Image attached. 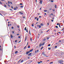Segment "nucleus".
<instances>
[{
	"mask_svg": "<svg viewBox=\"0 0 64 64\" xmlns=\"http://www.w3.org/2000/svg\"><path fill=\"white\" fill-rule=\"evenodd\" d=\"M38 62V64H40V62Z\"/></svg>",
	"mask_w": 64,
	"mask_h": 64,
	"instance_id": "42",
	"label": "nucleus"
},
{
	"mask_svg": "<svg viewBox=\"0 0 64 64\" xmlns=\"http://www.w3.org/2000/svg\"><path fill=\"white\" fill-rule=\"evenodd\" d=\"M20 4V5H23V4L22 3Z\"/></svg>",
	"mask_w": 64,
	"mask_h": 64,
	"instance_id": "36",
	"label": "nucleus"
},
{
	"mask_svg": "<svg viewBox=\"0 0 64 64\" xmlns=\"http://www.w3.org/2000/svg\"><path fill=\"white\" fill-rule=\"evenodd\" d=\"M27 28V27H25L24 28V30H25V31H26V28Z\"/></svg>",
	"mask_w": 64,
	"mask_h": 64,
	"instance_id": "14",
	"label": "nucleus"
},
{
	"mask_svg": "<svg viewBox=\"0 0 64 64\" xmlns=\"http://www.w3.org/2000/svg\"><path fill=\"white\" fill-rule=\"evenodd\" d=\"M4 6L5 7H6V8L7 7V6H6V5H4Z\"/></svg>",
	"mask_w": 64,
	"mask_h": 64,
	"instance_id": "23",
	"label": "nucleus"
},
{
	"mask_svg": "<svg viewBox=\"0 0 64 64\" xmlns=\"http://www.w3.org/2000/svg\"><path fill=\"white\" fill-rule=\"evenodd\" d=\"M8 4H10V2L9 1H8Z\"/></svg>",
	"mask_w": 64,
	"mask_h": 64,
	"instance_id": "20",
	"label": "nucleus"
},
{
	"mask_svg": "<svg viewBox=\"0 0 64 64\" xmlns=\"http://www.w3.org/2000/svg\"><path fill=\"white\" fill-rule=\"evenodd\" d=\"M41 25H40L39 26V28H41Z\"/></svg>",
	"mask_w": 64,
	"mask_h": 64,
	"instance_id": "22",
	"label": "nucleus"
},
{
	"mask_svg": "<svg viewBox=\"0 0 64 64\" xmlns=\"http://www.w3.org/2000/svg\"><path fill=\"white\" fill-rule=\"evenodd\" d=\"M51 2H53V1L52 0L51 1Z\"/></svg>",
	"mask_w": 64,
	"mask_h": 64,
	"instance_id": "50",
	"label": "nucleus"
},
{
	"mask_svg": "<svg viewBox=\"0 0 64 64\" xmlns=\"http://www.w3.org/2000/svg\"><path fill=\"white\" fill-rule=\"evenodd\" d=\"M17 9H18V7L16 6V7H14V10H17Z\"/></svg>",
	"mask_w": 64,
	"mask_h": 64,
	"instance_id": "2",
	"label": "nucleus"
},
{
	"mask_svg": "<svg viewBox=\"0 0 64 64\" xmlns=\"http://www.w3.org/2000/svg\"><path fill=\"white\" fill-rule=\"evenodd\" d=\"M43 46H42V47L41 48V50H42V49H43Z\"/></svg>",
	"mask_w": 64,
	"mask_h": 64,
	"instance_id": "34",
	"label": "nucleus"
},
{
	"mask_svg": "<svg viewBox=\"0 0 64 64\" xmlns=\"http://www.w3.org/2000/svg\"><path fill=\"white\" fill-rule=\"evenodd\" d=\"M44 15H46V13H44Z\"/></svg>",
	"mask_w": 64,
	"mask_h": 64,
	"instance_id": "62",
	"label": "nucleus"
},
{
	"mask_svg": "<svg viewBox=\"0 0 64 64\" xmlns=\"http://www.w3.org/2000/svg\"><path fill=\"white\" fill-rule=\"evenodd\" d=\"M59 27L60 28H61V26H60V24H59Z\"/></svg>",
	"mask_w": 64,
	"mask_h": 64,
	"instance_id": "30",
	"label": "nucleus"
},
{
	"mask_svg": "<svg viewBox=\"0 0 64 64\" xmlns=\"http://www.w3.org/2000/svg\"><path fill=\"white\" fill-rule=\"evenodd\" d=\"M47 25H49V24L48 23H47Z\"/></svg>",
	"mask_w": 64,
	"mask_h": 64,
	"instance_id": "59",
	"label": "nucleus"
},
{
	"mask_svg": "<svg viewBox=\"0 0 64 64\" xmlns=\"http://www.w3.org/2000/svg\"><path fill=\"white\" fill-rule=\"evenodd\" d=\"M27 38V36H26V38L25 39V41H26V39Z\"/></svg>",
	"mask_w": 64,
	"mask_h": 64,
	"instance_id": "17",
	"label": "nucleus"
},
{
	"mask_svg": "<svg viewBox=\"0 0 64 64\" xmlns=\"http://www.w3.org/2000/svg\"><path fill=\"white\" fill-rule=\"evenodd\" d=\"M39 18H41V16H39Z\"/></svg>",
	"mask_w": 64,
	"mask_h": 64,
	"instance_id": "46",
	"label": "nucleus"
},
{
	"mask_svg": "<svg viewBox=\"0 0 64 64\" xmlns=\"http://www.w3.org/2000/svg\"><path fill=\"white\" fill-rule=\"evenodd\" d=\"M37 18V17H36L35 18V19H36Z\"/></svg>",
	"mask_w": 64,
	"mask_h": 64,
	"instance_id": "43",
	"label": "nucleus"
},
{
	"mask_svg": "<svg viewBox=\"0 0 64 64\" xmlns=\"http://www.w3.org/2000/svg\"><path fill=\"white\" fill-rule=\"evenodd\" d=\"M17 27L18 28H19V26H18Z\"/></svg>",
	"mask_w": 64,
	"mask_h": 64,
	"instance_id": "39",
	"label": "nucleus"
},
{
	"mask_svg": "<svg viewBox=\"0 0 64 64\" xmlns=\"http://www.w3.org/2000/svg\"><path fill=\"white\" fill-rule=\"evenodd\" d=\"M30 48V46H28V48Z\"/></svg>",
	"mask_w": 64,
	"mask_h": 64,
	"instance_id": "24",
	"label": "nucleus"
},
{
	"mask_svg": "<svg viewBox=\"0 0 64 64\" xmlns=\"http://www.w3.org/2000/svg\"><path fill=\"white\" fill-rule=\"evenodd\" d=\"M55 27L56 28H58V26H56Z\"/></svg>",
	"mask_w": 64,
	"mask_h": 64,
	"instance_id": "27",
	"label": "nucleus"
},
{
	"mask_svg": "<svg viewBox=\"0 0 64 64\" xmlns=\"http://www.w3.org/2000/svg\"><path fill=\"white\" fill-rule=\"evenodd\" d=\"M42 45V44H41V43L39 45V47L41 46Z\"/></svg>",
	"mask_w": 64,
	"mask_h": 64,
	"instance_id": "9",
	"label": "nucleus"
},
{
	"mask_svg": "<svg viewBox=\"0 0 64 64\" xmlns=\"http://www.w3.org/2000/svg\"><path fill=\"white\" fill-rule=\"evenodd\" d=\"M10 11H13V10H12V9H10Z\"/></svg>",
	"mask_w": 64,
	"mask_h": 64,
	"instance_id": "40",
	"label": "nucleus"
},
{
	"mask_svg": "<svg viewBox=\"0 0 64 64\" xmlns=\"http://www.w3.org/2000/svg\"><path fill=\"white\" fill-rule=\"evenodd\" d=\"M32 37H31V38H30V41H32Z\"/></svg>",
	"mask_w": 64,
	"mask_h": 64,
	"instance_id": "25",
	"label": "nucleus"
},
{
	"mask_svg": "<svg viewBox=\"0 0 64 64\" xmlns=\"http://www.w3.org/2000/svg\"><path fill=\"white\" fill-rule=\"evenodd\" d=\"M42 54L43 56H46V54H45V52H42Z\"/></svg>",
	"mask_w": 64,
	"mask_h": 64,
	"instance_id": "3",
	"label": "nucleus"
},
{
	"mask_svg": "<svg viewBox=\"0 0 64 64\" xmlns=\"http://www.w3.org/2000/svg\"><path fill=\"white\" fill-rule=\"evenodd\" d=\"M63 60H59L58 61V63H60V64H61V63H63Z\"/></svg>",
	"mask_w": 64,
	"mask_h": 64,
	"instance_id": "1",
	"label": "nucleus"
},
{
	"mask_svg": "<svg viewBox=\"0 0 64 64\" xmlns=\"http://www.w3.org/2000/svg\"><path fill=\"white\" fill-rule=\"evenodd\" d=\"M18 53V51H16L15 52V54H17Z\"/></svg>",
	"mask_w": 64,
	"mask_h": 64,
	"instance_id": "11",
	"label": "nucleus"
},
{
	"mask_svg": "<svg viewBox=\"0 0 64 64\" xmlns=\"http://www.w3.org/2000/svg\"><path fill=\"white\" fill-rule=\"evenodd\" d=\"M56 6H57V5H55V6H54L55 8H57Z\"/></svg>",
	"mask_w": 64,
	"mask_h": 64,
	"instance_id": "15",
	"label": "nucleus"
},
{
	"mask_svg": "<svg viewBox=\"0 0 64 64\" xmlns=\"http://www.w3.org/2000/svg\"><path fill=\"white\" fill-rule=\"evenodd\" d=\"M42 0H41L40 1V4H42Z\"/></svg>",
	"mask_w": 64,
	"mask_h": 64,
	"instance_id": "5",
	"label": "nucleus"
},
{
	"mask_svg": "<svg viewBox=\"0 0 64 64\" xmlns=\"http://www.w3.org/2000/svg\"><path fill=\"white\" fill-rule=\"evenodd\" d=\"M17 36H19V34H17Z\"/></svg>",
	"mask_w": 64,
	"mask_h": 64,
	"instance_id": "37",
	"label": "nucleus"
},
{
	"mask_svg": "<svg viewBox=\"0 0 64 64\" xmlns=\"http://www.w3.org/2000/svg\"><path fill=\"white\" fill-rule=\"evenodd\" d=\"M23 62V60H22L21 61H20V62H21V63H22V62Z\"/></svg>",
	"mask_w": 64,
	"mask_h": 64,
	"instance_id": "18",
	"label": "nucleus"
},
{
	"mask_svg": "<svg viewBox=\"0 0 64 64\" xmlns=\"http://www.w3.org/2000/svg\"><path fill=\"white\" fill-rule=\"evenodd\" d=\"M18 38H21V36H18Z\"/></svg>",
	"mask_w": 64,
	"mask_h": 64,
	"instance_id": "57",
	"label": "nucleus"
},
{
	"mask_svg": "<svg viewBox=\"0 0 64 64\" xmlns=\"http://www.w3.org/2000/svg\"><path fill=\"white\" fill-rule=\"evenodd\" d=\"M59 42H61V40H59Z\"/></svg>",
	"mask_w": 64,
	"mask_h": 64,
	"instance_id": "55",
	"label": "nucleus"
},
{
	"mask_svg": "<svg viewBox=\"0 0 64 64\" xmlns=\"http://www.w3.org/2000/svg\"><path fill=\"white\" fill-rule=\"evenodd\" d=\"M8 6L9 7H10V5L9 4H8Z\"/></svg>",
	"mask_w": 64,
	"mask_h": 64,
	"instance_id": "51",
	"label": "nucleus"
},
{
	"mask_svg": "<svg viewBox=\"0 0 64 64\" xmlns=\"http://www.w3.org/2000/svg\"><path fill=\"white\" fill-rule=\"evenodd\" d=\"M64 28L62 30V31H64Z\"/></svg>",
	"mask_w": 64,
	"mask_h": 64,
	"instance_id": "32",
	"label": "nucleus"
},
{
	"mask_svg": "<svg viewBox=\"0 0 64 64\" xmlns=\"http://www.w3.org/2000/svg\"><path fill=\"white\" fill-rule=\"evenodd\" d=\"M51 21H52V22H53L54 20H52Z\"/></svg>",
	"mask_w": 64,
	"mask_h": 64,
	"instance_id": "60",
	"label": "nucleus"
},
{
	"mask_svg": "<svg viewBox=\"0 0 64 64\" xmlns=\"http://www.w3.org/2000/svg\"><path fill=\"white\" fill-rule=\"evenodd\" d=\"M13 36H12V34H10V37H11V38H13Z\"/></svg>",
	"mask_w": 64,
	"mask_h": 64,
	"instance_id": "8",
	"label": "nucleus"
},
{
	"mask_svg": "<svg viewBox=\"0 0 64 64\" xmlns=\"http://www.w3.org/2000/svg\"><path fill=\"white\" fill-rule=\"evenodd\" d=\"M52 10H53V11H55V10H54V9Z\"/></svg>",
	"mask_w": 64,
	"mask_h": 64,
	"instance_id": "61",
	"label": "nucleus"
},
{
	"mask_svg": "<svg viewBox=\"0 0 64 64\" xmlns=\"http://www.w3.org/2000/svg\"><path fill=\"white\" fill-rule=\"evenodd\" d=\"M33 49H32L31 50H30L29 51V52H31L32 51H33Z\"/></svg>",
	"mask_w": 64,
	"mask_h": 64,
	"instance_id": "7",
	"label": "nucleus"
},
{
	"mask_svg": "<svg viewBox=\"0 0 64 64\" xmlns=\"http://www.w3.org/2000/svg\"><path fill=\"white\" fill-rule=\"evenodd\" d=\"M38 19H39V18H38L36 20L37 21H38Z\"/></svg>",
	"mask_w": 64,
	"mask_h": 64,
	"instance_id": "38",
	"label": "nucleus"
},
{
	"mask_svg": "<svg viewBox=\"0 0 64 64\" xmlns=\"http://www.w3.org/2000/svg\"><path fill=\"white\" fill-rule=\"evenodd\" d=\"M46 38L47 40H49V37H47Z\"/></svg>",
	"mask_w": 64,
	"mask_h": 64,
	"instance_id": "12",
	"label": "nucleus"
},
{
	"mask_svg": "<svg viewBox=\"0 0 64 64\" xmlns=\"http://www.w3.org/2000/svg\"><path fill=\"white\" fill-rule=\"evenodd\" d=\"M19 12V13H20V14H21L22 15H23V13L20 12Z\"/></svg>",
	"mask_w": 64,
	"mask_h": 64,
	"instance_id": "6",
	"label": "nucleus"
},
{
	"mask_svg": "<svg viewBox=\"0 0 64 64\" xmlns=\"http://www.w3.org/2000/svg\"><path fill=\"white\" fill-rule=\"evenodd\" d=\"M53 62H51L50 63V64H52V63H53Z\"/></svg>",
	"mask_w": 64,
	"mask_h": 64,
	"instance_id": "33",
	"label": "nucleus"
},
{
	"mask_svg": "<svg viewBox=\"0 0 64 64\" xmlns=\"http://www.w3.org/2000/svg\"><path fill=\"white\" fill-rule=\"evenodd\" d=\"M12 29H14V27L13 26H12Z\"/></svg>",
	"mask_w": 64,
	"mask_h": 64,
	"instance_id": "47",
	"label": "nucleus"
},
{
	"mask_svg": "<svg viewBox=\"0 0 64 64\" xmlns=\"http://www.w3.org/2000/svg\"><path fill=\"white\" fill-rule=\"evenodd\" d=\"M48 50H51V48H50V47H49V48H48Z\"/></svg>",
	"mask_w": 64,
	"mask_h": 64,
	"instance_id": "19",
	"label": "nucleus"
},
{
	"mask_svg": "<svg viewBox=\"0 0 64 64\" xmlns=\"http://www.w3.org/2000/svg\"><path fill=\"white\" fill-rule=\"evenodd\" d=\"M28 42H27V44L26 46H27V45H28Z\"/></svg>",
	"mask_w": 64,
	"mask_h": 64,
	"instance_id": "58",
	"label": "nucleus"
},
{
	"mask_svg": "<svg viewBox=\"0 0 64 64\" xmlns=\"http://www.w3.org/2000/svg\"><path fill=\"white\" fill-rule=\"evenodd\" d=\"M11 7H12V9H13V6H11Z\"/></svg>",
	"mask_w": 64,
	"mask_h": 64,
	"instance_id": "49",
	"label": "nucleus"
},
{
	"mask_svg": "<svg viewBox=\"0 0 64 64\" xmlns=\"http://www.w3.org/2000/svg\"><path fill=\"white\" fill-rule=\"evenodd\" d=\"M56 25H59V24H58V23Z\"/></svg>",
	"mask_w": 64,
	"mask_h": 64,
	"instance_id": "56",
	"label": "nucleus"
},
{
	"mask_svg": "<svg viewBox=\"0 0 64 64\" xmlns=\"http://www.w3.org/2000/svg\"><path fill=\"white\" fill-rule=\"evenodd\" d=\"M40 25H41V26H43V24H40Z\"/></svg>",
	"mask_w": 64,
	"mask_h": 64,
	"instance_id": "21",
	"label": "nucleus"
},
{
	"mask_svg": "<svg viewBox=\"0 0 64 64\" xmlns=\"http://www.w3.org/2000/svg\"><path fill=\"white\" fill-rule=\"evenodd\" d=\"M29 53H30V52L29 51H28L26 52V54L27 55L28 54H29Z\"/></svg>",
	"mask_w": 64,
	"mask_h": 64,
	"instance_id": "4",
	"label": "nucleus"
},
{
	"mask_svg": "<svg viewBox=\"0 0 64 64\" xmlns=\"http://www.w3.org/2000/svg\"><path fill=\"white\" fill-rule=\"evenodd\" d=\"M32 54V53H30L28 55V56H31V54Z\"/></svg>",
	"mask_w": 64,
	"mask_h": 64,
	"instance_id": "10",
	"label": "nucleus"
},
{
	"mask_svg": "<svg viewBox=\"0 0 64 64\" xmlns=\"http://www.w3.org/2000/svg\"><path fill=\"white\" fill-rule=\"evenodd\" d=\"M47 10H44V12H47Z\"/></svg>",
	"mask_w": 64,
	"mask_h": 64,
	"instance_id": "31",
	"label": "nucleus"
},
{
	"mask_svg": "<svg viewBox=\"0 0 64 64\" xmlns=\"http://www.w3.org/2000/svg\"><path fill=\"white\" fill-rule=\"evenodd\" d=\"M0 4H2L1 2H0Z\"/></svg>",
	"mask_w": 64,
	"mask_h": 64,
	"instance_id": "26",
	"label": "nucleus"
},
{
	"mask_svg": "<svg viewBox=\"0 0 64 64\" xmlns=\"http://www.w3.org/2000/svg\"><path fill=\"white\" fill-rule=\"evenodd\" d=\"M44 41H45V40H46V39L44 38Z\"/></svg>",
	"mask_w": 64,
	"mask_h": 64,
	"instance_id": "54",
	"label": "nucleus"
},
{
	"mask_svg": "<svg viewBox=\"0 0 64 64\" xmlns=\"http://www.w3.org/2000/svg\"><path fill=\"white\" fill-rule=\"evenodd\" d=\"M16 46H14V49H16Z\"/></svg>",
	"mask_w": 64,
	"mask_h": 64,
	"instance_id": "45",
	"label": "nucleus"
},
{
	"mask_svg": "<svg viewBox=\"0 0 64 64\" xmlns=\"http://www.w3.org/2000/svg\"><path fill=\"white\" fill-rule=\"evenodd\" d=\"M26 46L24 48V49H25V48H26V46Z\"/></svg>",
	"mask_w": 64,
	"mask_h": 64,
	"instance_id": "28",
	"label": "nucleus"
},
{
	"mask_svg": "<svg viewBox=\"0 0 64 64\" xmlns=\"http://www.w3.org/2000/svg\"><path fill=\"white\" fill-rule=\"evenodd\" d=\"M49 10H52V8H50L49 9Z\"/></svg>",
	"mask_w": 64,
	"mask_h": 64,
	"instance_id": "48",
	"label": "nucleus"
},
{
	"mask_svg": "<svg viewBox=\"0 0 64 64\" xmlns=\"http://www.w3.org/2000/svg\"><path fill=\"white\" fill-rule=\"evenodd\" d=\"M51 46V44H49L48 45V46Z\"/></svg>",
	"mask_w": 64,
	"mask_h": 64,
	"instance_id": "29",
	"label": "nucleus"
},
{
	"mask_svg": "<svg viewBox=\"0 0 64 64\" xmlns=\"http://www.w3.org/2000/svg\"><path fill=\"white\" fill-rule=\"evenodd\" d=\"M25 18V16H24V17H23V18Z\"/></svg>",
	"mask_w": 64,
	"mask_h": 64,
	"instance_id": "64",
	"label": "nucleus"
},
{
	"mask_svg": "<svg viewBox=\"0 0 64 64\" xmlns=\"http://www.w3.org/2000/svg\"><path fill=\"white\" fill-rule=\"evenodd\" d=\"M58 33H60V34H61V32H58Z\"/></svg>",
	"mask_w": 64,
	"mask_h": 64,
	"instance_id": "53",
	"label": "nucleus"
},
{
	"mask_svg": "<svg viewBox=\"0 0 64 64\" xmlns=\"http://www.w3.org/2000/svg\"><path fill=\"white\" fill-rule=\"evenodd\" d=\"M12 33L13 34H14V31H12Z\"/></svg>",
	"mask_w": 64,
	"mask_h": 64,
	"instance_id": "35",
	"label": "nucleus"
},
{
	"mask_svg": "<svg viewBox=\"0 0 64 64\" xmlns=\"http://www.w3.org/2000/svg\"><path fill=\"white\" fill-rule=\"evenodd\" d=\"M55 48H57V46H55Z\"/></svg>",
	"mask_w": 64,
	"mask_h": 64,
	"instance_id": "44",
	"label": "nucleus"
},
{
	"mask_svg": "<svg viewBox=\"0 0 64 64\" xmlns=\"http://www.w3.org/2000/svg\"><path fill=\"white\" fill-rule=\"evenodd\" d=\"M44 44H45V42H44L42 43V46H43Z\"/></svg>",
	"mask_w": 64,
	"mask_h": 64,
	"instance_id": "13",
	"label": "nucleus"
},
{
	"mask_svg": "<svg viewBox=\"0 0 64 64\" xmlns=\"http://www.w3.org/2000/svg\"><path fill=\"white\" fill-rule=\"evenodd\" d=\"M17 42V40H15V42Z\"/></svg>",
	"mask_w": 64,
	"mask_h": 64,
	"instance_id": "41",
	"label": "nucleus"
},
{
	"mask_svg": "<svg viewBox=\"0 0 64 64\" xmlns=\"http://www.w3.org/2000/svg\"><path fill=\"white\" fill-rule=\"evenodd\" d=\"M26 32H28V31L27 30V29H26Z\"/></svg>",
	"mask_w": 64,
	"mask_h": 64,
	"instance_id": "63",
	"label": "nucleus"
},
{
	"mask_svg": "<svg viewBox=\"0 0 64 64\" xmlns=\"http://www.w3.org/2000/svg\"><path fill=\"white\" fill-rule=\"evenodd\" d=\"M20 8H23V6H20Z\"/></svg>",
	"mask_w": 64,
	"mask_h": 64,
	"instance_id": "16",
	"label": "nucleus"
},
{
	"mask_svg": "<svg viewBox=\"0 0 64 64\" xmlns=\"http://www.w3.org/2000/svg\"><path fill=\"white\" fill-rule=\"evenodd\" d=\"M32 27H34V25L33 24H32Z\"/></svg>",
	"mask_w": 64,
	"mask_h": 64,
	"instance_id": "52",
	"label": "nucleus"
}]
</instances>
